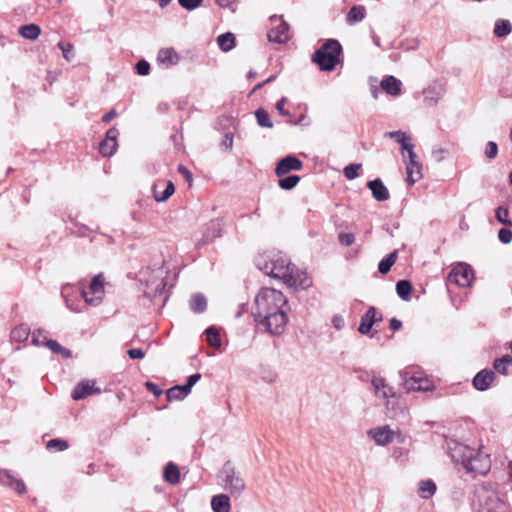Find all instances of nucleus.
<instances>
[{"instance_id": "obj_1", "label": "nucleus", "mask_w": 512, "mask_h": 512, "mask_svg": "<svg viewBox=\"0 0 512 512\" xmlns=\"http://www.w3.org/2000/svg\"><path fill=\"white\" fill-rule=\"evenodd\" d=\"M287 306L288 301L281 291L262 288L255 298V322L267 333L273 336L281 335L288 321Z\"/></svg>"}, {"instance_id": "obj_2", "label": "nucleus", "mask_w": 512, "mask_h": 512, "mask_svg": "<svg viewBox=\"0 0 512 512\" xmlns=\"http://www.w3.org/2000/svg\"><path fill=\"white\" fill-rule=\"evenodd\" d=\"M177 278V268L171 266L165 258H153L139 272V281L146 287L143 292L144 296L154 302L163 297V305L167 301L169 291L174 287Z\"/></svg>"}, {"instance_id": "obj_3", "label": "nucleus", "mask_w": 512, "mask_h": 512, "mask_svg": "<svg viewBox=\"0 0 512 512\" xmlns=\"http://www.w3.org/2000/svg\"><path fill=\"white\" fill-rule=\"evenodd\" d=\"M255 265L264 274L279 279L290 286L297 284L298 270L290 258H256Z\"/></svg>"}, {"instance_id": "obj_4", "label": "nucleus", "mask_w": 512, "mask_h": 512, "mask_svg": "<svg viewBox=\"0 0 512 512\" xmlns=\"http://www.w3.org/2000/svg\"><path fill=\"white\" fill-rule=\"evenodd\" d=\"M474 512H507L506 503L500 498L496 486L483 482L476 486L472 501Z\"/></svg>"}, {"instance_id": "obj_5", "label": "nucleus", "mask_w": 512, "mask_h": 512, "mask_svg": "<svg viewBox=\"0 0 512 512\" xmlns=\"http://www.w3.org/2000/svg\"><path fill=\"white\" fill-rule=\"evenodd\" d=\"M341 54L342 46L339 41L328 39L315 51L312 60L319 66L320 70L332 71L340 62Z\"/></svg>"}, {"instance_id": "obj_6", "label": "nucleus", "mask_w": 512, "mask_h": 512, "mask_svg": "<svg viewBox=\"0 0 512 512\" xmlns=\"http://www.w3.org/2000/svg\"><path fill=\"white\" fill-rule=\"evenodd\" d=\"M219 479L225 490L232 495L239 496L245 489V481L240 473L236 470L231 461H226L219 471Z\"/></svg>"}, {"instance_id": "obj_7", "label": "nucleus", "mask_w": 512, "mask_h": 512, "mask_svg": "<svg viewBox=\"0 0 512 512\" xmlns=\"http://www.w3.org/2000/svg\"><path fill=\"white\" fill-rule=\"evenodd\" d=\"M414 367H407L400 372V377L402 379V384L404 389L407 392L410 391H431L433 389V385L431 381L427 378L416 376Z\"/></svg>"}, {"instance_id": "obj_8", "label": "nucleus", "mask_w": 512, "mask_h": 512, "mask_svg": "<svg viewBox=\"0 0 512 512\" xmlns=\"http://www.w3.org/2000/svg\"><path fill=\"white\" fill-rule=\"evenodd\" d=\"M412 147H407L403 144V158L406 165L407 182L409 185L415 184L422 178V164L418 160V156Z\"/></svg>"}, {"instance_id": "obj_9", "label": "nucleus", "mask_w": 512, "mask_h": 512, "mask_svg": "<svg viewBox=\"0 0 512 512\" xmlns=\"http://www.w3.org/2000/svg\"><path fill=\"white\" fill-rule=\"evenodd\" d=\"M104 281L102 274L95 275L88 289L82 290V297L86 304L96 306L101 302V295L104 293Z\"/></svg>"}, {"instance_id": "obj_10", "label": "nucleus", "mask_w": 512, "mask_h": 512, "mask_svg": "<svg viewBox=\"0 0 512 512\" xmlns=\"http://www.w3.org/2000/svg\"><path fill=\"white\" fill-rule=\"evenodd\" d=\"M474 278L472 267L464 262L455 265L448 274V281L455 283L460 287H467Z\"/></svg>"}, {"instance_id": "obj_11", "label": "nucleus", "mask_w": 512, "mask_h": 512, "mask_svg": "<svg viewBox=\"0 0 512 512\" xmlns=\"http://www.w3.org/2000/svg\"><path fill=\"white\" fill-rule=\"evenodd\" d=\"M273 27L268 32V39L275 43H286L290 38L289 25L285 22L282 17L276 15L270 18Z\"/></svg>"}, {"instance_id": "obj_12", "label": "nucleus", "mask_w": 512, "mask_h": 512, "mask_svg": "<svg viewBox=\"0 0 512 512\" xmlns=\"http://www.w3.org/2000/svg\"><path fill=\"white\" fill-rule=\"evenodd\" d=\"M491 468V460L488 454L475 450V455L469 459L465 470L476 474L484 475L489 472Z\"/></svg>"}, {"instance_id": "obj_13", "label": "nucleus", "mask_w": 512, "mask_h": 512, "mask_svg": "<svg viewBox=\"0 0 512 512\" xmlns=\"http://www.w3.org/2000/svg\"><path fill=\"white\" fill-rule=\"evenodd\" d=\"M449 453L455 463L461 464L465 468L472 455H475V449L465 444L454 442L449 446Z\"/></svg>"}, {"instance_id": "obj_14", "label": "nucleus", "mask_w": 512, "mask_h": 512, "mask_svg": "<svg viewBox=\"0 0 512 512\" xmlns=\"http://www.w3.org/2000/svg\"><path fill=\"white\" fill-rule=\"evenodd\" d=\"M445 94V87L440 82H433L423 90L424 103L427 107H434Z\"/></svg>"}, {"instance_id": "obj_15", "label": "nucleus", "mask_w": 512, "mask_h": 512, "mask_svg": "<svg viewBox=\"0 0 512 512\" xmlns=\"http://www.w3.org/2000/svg\"><path fill=\"white\" fill-rule=\"evenodd\" d=\"M119 135V131L112 127L106 132V137L99 144V152L104 157L112 156L118 147L117 137Z\"/></svg>"}, {"instance_id": "obj_16", "label": "nucleus", "mask_w": 512, "mask_h": 512, "mask_svg": "<svg viewBox=\"0 0 512 512\" xmlns=\"http://www.w3.org/2000/svg\"><path fill=\"white\" fill-rule=\"evenodd\" d=\"M101 389L95 386V381L83 380L78 383L71 393L73 400H81L92 394H99Z\"/></svg>"}, {"instance_id": "obj_17", "label": "nucleus", "mask_w": 512, "mask_h": 512, "mask_svg": "<svg viewBox=\"0 0 512 512\" xmlns=\"http://www.w3.org/2000/svg\"><path fill=\"white\" fill-rule=\"evenodd\" d=\"M302 162L294 155H287L282 158L275 168V173L277 176H283L290 171H299L302 169Z\"/></svg>"}, {"instance_id": "obj_18", "label": "nucleus", "mask_w": 512, "mask_h": 512, "mask_svg": "<svg viewBox=\"0 0 512 512\" xmlns=\"http://www.w3.org/2000/svg\"><path fill=\"white\" fill-rule=\"evenodd\" d=\"M0 485L9 487L18 494H24L26 492L24 481L16 478L8 470H0Z\"/></svg>"}, {"instance_id": "obj_19", "label": "nucleus", "mask_w": 512, "mask_h": 512, "mask_svg": "<svg viewBox=\"0 0 512 512\" xmlns=\"http://www.w3.org/2000/svg\"><path fill=\"white\" fill-rule=\"evenodd\" d=\"M153 197L157 202L166 201L175 191L172 181H158L153 187Z\"/></svg>"}, {"instance_id": "obj_20", "label": "nucleus", "mask_w": 512, "mask_h": 512, "mask_svg": "<svg viewBox=\"0 0 512 512\" xmlns=\"http://www.w3.org/2000/svg\"><path fill=\"white\" fill-rule=\"evenodd\" d=\"M376 315L377 310L375 307H370L366 311V313L361 317L360 325L358 327L359 333L364 335L368 334L371 331L374 323L382 320V315H380L378 318L376 317Z\"/></svg>"}, {"instance_id": "obj_21", "label": "nucleus", "mask_w": 512, "mask_h": 512, "mask_svg": "<svg viewBox=\"0 0 512 512\" xmlns=\"http://www.w3.org/2000/svg\"><path fill=\"white\" fill-rule=\"evenodd\" d=\"M495 378V373L492 370L484 369L478 372L473 378V386L479 391H485L489 388L490 384Z\"/></svg>"}, {"instance_id": "obj_22", "label": "nucleus", "mask_w": 512, "mask_h": 512, "mask_svg": "<svg viewBox=\"0 0 512 512\" xmlns=\"http://www.w3.org/2000/svg\"><path fill=\"white\" fill-rule=\"evenodd\" d=\"M369 435L375 440L378 445L385 446L393 441L394 432L389 426L378 427L371 429Z\"/></svg>"}, {"instance_id": "obj_23", "label": "nucleus", "mask_w": 512, "mask_h": 512, "mask_svg": "<svg viewBox=\"0 0 512 512\" xmlns=\"http://www.w3.org/2000/svg\"><path fill=\"white\" fill-rule=\"evenodd\" d=\"M377 397L388 399L395 396L394 388L389 386L382 377H373L371 381Z\"/></svg>"}, {"instance_id": "obj_24", "label": "nucleus", "mask_w": 512, "mask_h": 512, "mask_svg": "<svg viewBox=\"0 0 512 512\" xmlns=\"http://www.w3.org/2000/svg\"><path fill=\"white\" fill-rule=\"evenodd\" d=\"M222 227L223 224L220 219H213L208 222L203 229V242L208 243L213 241L215 238L220 237Z\"/></svg>"}, {"instance_id": "obj_25", "label": "nucleus", "mask_w": 512, "mask_h": 512, "mask_svg": "<svg viewBox=\"0 0 512 512\" xmlns=\"http://www.w3.org/2000/svg\"><path fill=\"white\" fill-rule=\"evenodd\" d=\"M367 187L371 190L375 200L383 202L389 199L390 194L387 187L380 179H374L367 183Z\"/></svg>"}, {"instance_id": "obj_26", "label": "nucleus", "mask_w": 512, "mask_h": 512, "mask_svg": "<svg viewBox=\"0 0 512 512\" xmlns=\"http://www.w3.org/2000/svg\"><path fill=\"white\" fill-rule=\"evenodd\" d=\"M157 60L166 68L176 65L179 62V55L172 47L160 49Z\"/></svg>"}, {"instance_id": "obj_27", "label": "nucleus", "mask_w": 512, "mask_h": 512, "mask_svg": "<svg viewBox=\"0 0 512 512\" xmlns=\"http://www.w3.org/2000/svg\"><path fill=\"white\" fill-rule=\"evenodd\" d=\"M401 85V81L394 76H387L380 83L381 89L391 96L401 94Z\"/></svg>"}, {"instance_id": "obj_28", "label": "nucleus", "mask_w": 512, "mask_h": 512, "mask_svg": "<svg viewBox=\"0 0 512 512\" xmlns=\"http://www.w3.org/2000/svg\"><path fill=\"white\" fill-rule=\"evenodd\" d=\"M366 16V9L361 5H354L350 8L346 15V23L348 25H354L361 22Z\"/></svg>"}, {"instance_id": "obj_29", "label": "nucleus", "mask_w": 512, "mask_h": 512, "mask_svg": "<svg viewBox=\"0 0 512 512\" xmlns=\"http://www.w3.org/2000/svg\"><path fill=\"white\" fill-rule=\"evenodd\" d=\"M437 490L435 482L431 479L421 480L418 483V494L422 499L431 498Z\"/></svg>"}, {"instance_id": "obj_30", "label": "nucleus", "mask_w": 512, "mask_h": 512, "mask_svg": "<svg viewBox=\"0 0 512 512\" xmlns=\"http://www.w3.org/2000/svg\"><path fill=\"white\" fill-rule=\"evenodd\" d=\"M211 506L214 512H229L230 500L225 494L213 496Z\"/></svg>"}, {"instance_id": "obj_31", "label": "nucleus", "mask_w": 512, "mask_h": 512, "mask_svg": "<svg viewBox=\"0 0 512 512\" xmlns=\"http://www.w3.org/2000/svg\"><path fill=\"white\" fill-rule=\"evenodd\" d=\"M29 335V326L26 324H20L11 331L10 337L12 341L22 343L28 339Z\"/></svg>"}, {"instance_id": "obj_32", "label": "nucleus", "mask_w": 512, "mask_h": 512, "mask_svg": "<svg viewBox=\"0 0 512 512\" xmlns=\"http://www.w3.org/2000/svg\"><path fill=\"white\" fill-rule=\"evenodd\" d=\"M164 479L170 484H176L180 480V472L173 462H169L164 469Z\"/></svg>"}, {"instance_id": "obj_33", "label": "nucleus", "mask_w": 512, "mask_h": 512, "mask_svg": "<svg viewBox=\"0 0 512 512\" xmlns=\"http://www.w3.org/2000/svg\"><path fill=\"white\" fill-rule=\"evenodd\" d=\"M41 29L36 24H27L19 28V34L28 40H35L39 37Z\"/></svg>"}, {"instance_id": "obj_34", "label": "nucleus", "mask_w": 512, "mask_h": 512, "mask_svg": "<svg viewBox=\"0 0 512 512\" xmlns=\"http://www.w3.org/2000/svg\"><path fill=\"white\" fill-rule=\"evenodd\" d=\"M190 308L195 313H203L207 308V300L202 294H195L190 299Z\"/></svg>"}, {"instance_id": "obj_35", "label": "nucleus", "mask_w": 512, "mask_h": 512, "mask_svg": "<svg viewBox=\"0 0 512 512\" xmlns=\"http://www.w3.org/2000/svg\"><path fill=\"white\" fill-rule=\"evenodd\" d=\"M217 42L222 51L228 52L232 50L235 46V37L232 33L227 32L219 35L217 38Z\"/></svg>"}, {"instance_id": "obj_36", "label": "nucleus", "mask_w": 512, "mask_h": 512, "mask_svg": "<svg viewBox=\"0 0 512 512\" xmlns=\"http://www.w3.org/2000/svg\"><path fill=\"white\" fill-rule=\"evenodd\" d=\"M45 346L50 349L54 354H60L62 357L68 359L72 356L71 351L65 347H63L59 342L56 340H46Z\"/></svg>"}, {"instance_id": "obj_37", "label": "nucleus", "mask_w": 512, "mask_h": 512, "mask_svg": "<svg viewBox=\"0 0 512 512\" xmlns=\"http://www.w3.org/2000/svg\"><path fill=\"white\" fill-rule=\"evenodd\" d=\"M512 31V25L508 20H497L494 26V34L497 37H506Z\"/></svg>"}, {"instance_id": "obj_38", "label": "nucleus", "mask_w": 512, "mask_h": 512, "mask_svg": "<svg viewBox=\"0 0 512 512\" xmlns=\"http://www.w3.org/2000/svg\"><path fill=\"white\" fill-rule=\"evenodd\" d=\"M412 291V285L408 280H399L396 283V292L403 300H409Z\"/></svg>"}, {"instance_id": "obj_39", "label": "nucleus", "mask_w": 512, "mask_h": 512, "mask_svg": "<svg viewBox=\"0 0 512 512\" xmlns=\"http://www.w3.org/2000/svg\"><path fill=\"white\" fill-rule=\"evenodd\" d=\"M183 385H176L166 392L168 401L183 400L190 392L183 390Z\"/></svg>"}, {"instance_id": "obj_40", "label": "nucleus", "mask_w": 512, "mask_h": 512, "mask_svg": "<svg viewBox=\"0 0 512 512\" xmlns=\"http://www.w3.org/2000/svg\"><path fill=\"white\" fill-rule=\"evenodd\" d=\"M385 137L394 138L401 145L402 151H403V143L407 147L413 146L411 143H409V141L411 140L410 136H408L405 132H402L401 130L387 132V133H385Z\"/></svg>"}, {"instance_id": "obj_41", "label": "nucleus", "mask_w": 512, "mask_h": 512, "mask_svg": "<svg viewBox=\"0 0 512 512\" xmlns=\"http://www.w3.org/2000/svg\"><path fill=\"white\" fill-rule=\"evenodd\" d=\"M512 364V357L510 355H504L501 358L495 359L493 363L494 369L503 375L507 374V368Z\"/></svg>"}, {"instance_id": "obj_42", "label": "nucleus", "mask_w": 512, "mask_h": 512, "mask_svg": "<svg viewBox=\"0 0 512 512\" xmlns=\"http://www.w3.org/2000/svg\"><path fill=\"white\" fill-rule=\"evenodd\" d=\"M255 117L257 119V123L261 127L272 128L273 122L270 118L268 112L262 108H259L255 111Z\"/></svg>"}, {"instance_id": "obj_43", "label": "nucleus", "mask_w": 512, "mask_h": 512, "mask_svg": "<svg viewBox=\"0 0 512 512\" xmlns=\"http://www.w3.org/2000/svg\"><path fill=\"white\" fill-rule=\"evenodd\" d=\"M205 334H206V340L207 342L215 347V348H219L221 346V340H220V335H219V332L218 330L215 328V327H209L205 330Z\"/></svg>"}, {"instance_id": "obj_44", "label": "nucleus", "mask_w": 512, "mask_h": 512, "mask_svg": "<svg viewBox=\"0 0 512 512\" xmlns=\"http://www.w3.org/2000/svg\"><path fill=\"white\" fill-rule=\"evenodd\" d=\"M300 181V177L298 175H289L285 178H281L278 181V185L283 190H291L293 189Z\"/></svg>"}, {"instance_id": "obj_45", "label": "nucleus", "mask_w": 512, "mask_h": 512, "mask_svg": "<svg viewBox=\"0 0 512 512\" xmlns=\"http://www.w3.org/2000/svg\"><path fill=\"white\" fill-rule=\"evenodd\" d=\"M495 217L497 221L503 225L512 226V221L509 219V210L506 207L499 206L495 210Z\"/></svg>"}, {"instance_id": "obj_46", "label": "nucleus", "mask_w": 512, "mask_h": 512, "mask_svg": "<svg viewBox=\"0 0 512 512\" xmlns=\"http://www.w3.org/2000/svg\"><path fill=\"white\" fill-rule=\"evenodd\" d=\"M69 444L66 440L60 438H54L47 442L46 448L48 450L56 449L57 451H64L68 449Z\"/></svg>"}, {"instance_id": "obj_47", "label": "nucleus", "mask_w": 512, "mask_h": 512, "mask_svg": "<svg viewBox=\"0 0 512 512\" xmlns=\"http://www.w3.org/2000/svg\"><path fill=\"white\" fill-rule=\"evenodd\" d=\"M361 167V164L355 163L347 165L343 170L344 176L349 180L357 178L359 176V170L361 169Z\"/></svg>"}, {"instance_id": "obj_48", "label": "nucleus", "mask_w": 512, "mask_h": 512, "mask_svg": "<svg viewBox=\"0 0 512 512\" xmlns=\"http://www.w3.org/2000/svg\"><path fill=\"white\" fill-rule=\"evenodd\" d=\"M58 47L61 49L65 60L68 62L71 61L74 56L73 45L71 43L59 42Z\"/></svg>"}, {"instance_id": "obj_49", "label": "nucleus", "mask_w": 512, "mask_h": 512, "mask_svg": "<svg viewBox=\"0 0 512 512\" xmlns=\"http://www.w3.org/2000/svg\"><path fill=\"white\" fill-rule=\"evenodd\" d=\"M396 258H383L379 265L378 270L381 274H387L391 267L394 265Z\"/></svg>"}, {"instance_id": "obj_50", "label": "nucleus", "mask_w": 512, "mask_h": 512, "mask_svg": "<svg viewBox=\"0 0 512 512\" xmlns=\"http://www.w3.org/2000/svg\"><path fill=\"white\" fill-rule=\"evenodd\" d=\"M484 153H485V156L490 160L496 158V156L498 154L497 143L494 141L487 142Z\"/></svg>"}, {"instance_id": "obj_51", "label": "nucleus", "mask_w": 512, "mask_h": 512, "mask_svg": "<svg viewBox=\"0 0 512 512\" xmlns=\"http://www.w3.org/2000/svg\"><path fill=\"white\" fill-rule=\"evenodd\" d=\"M178 3L182 8L188 11H192L200 7L203 3V0H178Z\"/></svg>"}, {"instance_id": "obj_52", "label": "nucleus", "mask_w": 512, "mask_h": 512, "mask_svg": "<svg viewBox=\"0 0 512 512\" xmlns=\"http://www.w3.org/2000/svg\"><path fill=\"white\" fill-rule=\"evenodd\" d=\"M135 68H136L137 74H139L141 76H146L149 74L150 64L146 60H140L137 62Z\"/></svg>"}, {"instance_id": "obj_53", "label": "nucleus", "mask_w": 512, "mask_h": 512, "mask_svg": "<svg viewBox=\"0 0 512 512\" xmlns=\"http://www.w3.org/2000/svg\"><path fill=\"white\" fill-rule=\"evenodd\" d=\"M200 373H195L187 378L186 384L183 385V390L191 392L192 387L201 379Z\"/></svg>"}, {"instance_id": "obj_54", "label": "nucleus", "mask_w": 512, "mask_h": 512, "mask_svg": "<svg viewBox=\"0 0 512 512\" xmlns=\"http://www.w3.org/2000/svg\"><path fill=\"white\" fill-rule=\"evenodd\" d=\"M498 238L504 244L510 243L512 241V230L508 228L500 229L498 232Z\"/></svg>"}, {"instance_id": "obj_55", "label": "nucleus", "mask_w": 512, "mask_h": 512, "mask_svg": "<svg viewBox=\"0 0 512 512\" xmlns=\"http://www.w3.org/2000/svg\"><path fill=\"white\" fill-rule=\"evenodd\" d=\"M447 153V150L443 147L436 146L432 149L431 155L436 162H441Z\"/></svg>"}, {"instance_id": "obj_56", "label": "nucleus", "mask_w": 512, "mask_h": 512, "mask_svg": "<svg viewBox=\"0 0 512 512\" xmlns=\"http://www.w3.org/2000/svg\"><path fill=\"white\" fill-rule=\"evenodd\" d=\"M46 340L48 339L41 330L34 332L32 335V342L35 345H45Z\"/></svg>"}, {"instance_id": "obj_57", "label": "nucleus", "mask_w": 512, "mask_h": 512, "mask_svg": "<svg viewBox=\"0 0 512 512\" xmlns=\"http://www.w3.org/2000/svg\"><path fill=\"white\" fill-rule=\"evenodd\" d=\"M355 240V237L351 233H340L339 234V241L341 244L349 246L351 245Z\"/></svg>"}, {"instance_id": "obj_58", "label": "nucleus", "mask_w": 512, "mask_h": 512, "mask_svg": "<svg viewBox=\"0 0 512 512\" xmlns=\"http://www.w3.org/2000/svg\"><path fill=\"white\" fill-rule=\"evenodd\" d=\"M285 103H286V98L285 97H282L277 103H276V109L277 111L279 112V114H281L282 116H289L290 113L288 110L285 109Z\"/></svg>"}, {"instance_id": "obj_59", "label": "nucleus", "mask_w": 512, "mask_h": 512, "mask_svg": "<svg viewBox=\"0 0 512 512\" xmlns=\"http://www.w3.org/2000/svg\"><path fill=\"white\" fill-rule=\"evenodd\" d=\"M145 386L147 390L153 393L156 397H159L162 394V390L159 388L157 384L153 382H146Z\"/></svg>"}, {"instance_id": "obj_60", "label": "nucleus", "mask_w": 512, "mask_h": 512, "mask_svg": "<svg viewBox=\"0 0 512 512\" xmlns=\"http://www.w3.org/2000/svg\"><path fill=\"white\" fill-rule=\"evenodd\" d=\"M178 172L184 176V178L191 184L192 183V180H193V175L191 173V171L186 168L185 166L183 165H179L178 166Z\"/></svg>"}, {"instance_id": "obj_61", "label": "nucleus", "mask_w": 512, "mask_h": 512, "mask_svg": "<svg viewBox=\"0 0 512 512\" xmlns=\"http://www.w3.org/2000/svg\"><path fill=\"white\" fill-rule=\"evenodd\" d=\"M127 353L131 359H142L145 356L144 351L139 348L130 349Z\"/></svg>"}, {"instance_id": "obj_62", "label": "nucleus", "mask_w": 512, "mask_h": 512, "mask_svg": "<svg viewBox=\"0 0 512 512\" xmlns=\"http://www.w3.org/2000/svg\"><path fill=\"white\" fill-rule=\"evenodd\" d=\"M221 145L223 147H225L226 150L232 149V146H233V135L230 134V133H226L224 138H223V140H222Z\"/></svg>"}, {"instance_id": "obj_63", "label": "nucleus", "mask_w": 512, "mask_h": 512, "mask_svg": "<svg viewBox=\"0 0 512 512\" xmlns=\"http://www.w3.org/2000/svg\"><path fill=\"white\" fill-rule=\"evenodd\" d=\"M332 323L337 330H340L344 326V319L341 316H334Z\"/></svg>"}, {"instance_id": "obj_64", "label": "nucleus", "mask_w": 512, "mask_h": 512, "mask_svg": "<svg viewBox=\"0 0 512 512\" xmlns=\"http://www.w3.org/2000/svg\"><path fill=\"white\" fill-rule=\"evenodd\" d=\"M401 327H402V322L400 320H398L397 318H392L390 320V328L393 331H397V330L401 329Z\"/></svg>"}]
</instances>
